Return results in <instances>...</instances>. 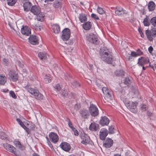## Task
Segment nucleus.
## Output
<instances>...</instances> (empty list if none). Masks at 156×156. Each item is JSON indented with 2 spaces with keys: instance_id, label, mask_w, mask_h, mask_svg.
<instances>
[{
  "instance_id": "nucleus-1",
  "label": "nucleus",
  "mask_w": 156,
  "mask_h": 156,
  "mask_svg": "<svg viewBox=\"0 0 156 156\" xmlns=\"http://www.w3.org/2000/svg\"><path fill=\"white\" fill-rule=\"evenodd\" d=\"M100 56L104 61L108 64L112 63L113 59L112 53L109 49L105 48H104L103 49H101Z\"/></svg>"
},
{
  "instance_id": "nucleus-2",
  "label": "nucleus",
  "mask_w": 156,
  "mask_h": 156,
  "mask_svg": "<svg viewBox=\"0 0 156 156\" xmlns=\"http://www.w3.org/2000/svg\"><path fill=\"white\" fill-rule=\"evenodd\" d=\"M121 99L123 101L126 106L131 112L134 113L136 112V106L138 104L136 102H131L127 98H124L122 97H121Z\"/></svg>"
},
{
  "instance_id": "nucleus-3",
  "label": "nucleus",
  "mask_w": 156,
  "mask_h": 156,
  "mask_svg": "<svg viewBox=\"0 0 156 156\" xmlns=\"http://www.w3.org/2000/svg\"><path fill=\"white\" fill-rule=\"evenodd\" d=\"M25 88L35 99L39 100H42L43 99V95L39 92L37 89L31 87L29 86L26 87Z\"/></svg>"
},
{
  "instance_id": "nucleus-4",
  "label": "nucleus",
  "mask_w": 156,
  "mask_h": 156,
  "mask_svg": "<svg viewBox=\"0 0 156 156\" xmlns=\"http://www.w3.org/2000/svg\"><path fill=\"white\" fill-rule=\"evenodd\" d=\"M3 146L5 149L16 156H20V154L15 151L16 148L12 145L7 143L4 144Z\"/></svg>"
},
{
  "instance_id": "nucleus-5",
  "label": "nucleus",
  "mask_w": 156,
  "mask_h": 156,
  "mask_svg": "<svg viewBox=\"0 0 156 156\" xmlns=\"http://www.w3.org/2000/svg\"><path fill=\"white\" fill-rule=\"evenodd\" d=\"M80 136L82 140L81 141L82 144L85 145L89 144L90 141V139L89 136L87 134L83 132H81L80 134Z\"/></svg>"
},
{
  "instance_id": "nucleus-6",
  "label": "nucleus",
  "mask_w": 156,
  "mask_h": 156,
  "mask_svg": "<svg viewBox=\"0 0 156 156\" xmlns=\"http://www.w3.org/2000/svg\"><path fill=\"white\" fill-rule=\"evenodd\" d=\"M89 109L90 112L92 116L95 117L98 115V110L95 105L90 103Z\"/></svg>"
},
{
  "instance_id": "nucleus-7",
  "label": "nucleus",
  "mask_w": 156,
  "mask_h": 156,
  "mask_svg": "<svg viewBox=\"0 0 156 156\" xmlns=\"http://www.w3.org/2000/svg\"><path fill=\"white\" fill-rule=\"evenodd\" d=\"M86 38L87 41L93 44H96L98 40L97 36L93 34H87Z\"/></svg>"
},
{
  "instance_id": "nucleus-8",
  "label": "nucleus",
  "mask_w": 156,
  "mask_h": 156,
  "mask_svg": "<svg viewBox=\"0 0 156 156\" xmlns=\"http://www.w3.org/2000/svg\"><path fill=\"white\" fill-rule=\"evenodd\" d=\"M79 113L82 118L84 119H88L90 116V113L86 109H83L80 110Z\"/></svg>"
},
{
  "instance_id": "nucleus-9",
  "label": "nucleus",
  "mask_w": 156,
  "mask_h": 156,
  "mask_svg": "<svg viewBox=\"0 0 156 156\" xmlns=\"http://www.w3.org/2000/svg\"><path fill=\"white\" fill-rule=\"evenodd\" d=\"M9 79L10 80L14 81H16L18 79V77L17 73L14 70H11L9 72L8 74Z\"/></svg>"
},
{
  "instance_id": "nucleus-10",
  "label": "nucleus",
  "mask_w": 156,
  "mask_h": 156,
  "mask_svg": "<svg viewBox=\"0 0 156 156\" xmlns=\"http://www.w3.org/2000/svg\"><path fill=\"white\" fill-rule=\"evenodd\" d=\"M70 36V32L68 28L65 29L62 31V39L63 41H67L69 38Z\"/></svg>"
},
{
  "instance_id": "nucleus-11",
  "label": "nucleus",
  "mask_w": 156,
  "mask_h": 156,
  "mask_svg": "<svg viewBox=\"0 0 156 156\" xmlns=\"http://www.w3.org/2000/svg\"><path fill=\"white\" fill-rule=\"evenodd\" d=\"M49 136L51 141L54 143H56L59 139L57 134L54 132H51L49 134Z\"/></svg>"
},
{
  "instance_id": "nucleus-12",
  "label": "nucleus",
  "mask_w": 156,
  "mask_h": 156,
  "mask_svg": "<svg viewBox=\"0 0 156 156\" xmlns=\"http://www.w3.org/2000/svg\"><path fill=\"white\" fill-rule=\"evenodd\" d=\"M29 42L31 44L36 45L38 43V40L37 36L34 35H31L28 38Z\"/></svg>"
},
{
  "instance_id": "nucleus-13",
  "label": "nucleus",
  "mask_w": 156,
  "mask_h": 156,
  "mask_svg": "<svg viewBox=\"0 0 156 156\" xmlns=\"http://www.w3.org/2000/svg\"><path fill=\"white\" fill-rule=\"evenodd\" d=\"M30 11L34 15H37L41 12V9L39 6L34 5L31 7Z\"/></svg>"
},
{
  "instance_id": "nucleus-14",
  "label": "nucleus",
  "mask_w": 156,
  "mask_h": 156,
  "mask_svg": "<svg viewBox=\"0 0 156 156\" xmlns=\"http://www.w3.org/2000/svg\"><path fill=\"white\" fill-rule=\"evenodd\" d=\"M108 134V131L107 129L102 128L101 129L99 133V137L102 140H105Z\"/></svg>"
},
{
  "instance_id": "nucleus-15",
  "label": "nucleus",
  "mask_w": 156,
  "mask_h": 156,
  "mask_svg": "<svg viewBox=\"0 0 156 156\" xmlns=\"http://www.w3.org/2000/svg\"><path fill=\"white\" fill-rule=\"evenodd\" d=\"M21 32L22 34L24 35H25L26 36H29L31 34V29L27 26H23V27L21 28Z\"/></svg>"
},
{
  "instance_id": "nucleus-16",
  "label": "nucleus",
  "mask_w": 156,
  "mask_h": 156,
  "mask_svg": "<svg viewBox=\"0 0 156 156\" xmlns=\"http://www.w3.org/2000/svg\"><path fill=\"white\" fill-rule=\"evenodd\" d=\"M60 146L63 150L66 152L69 151L71 148L69 144L66 142H62Z\"/></svg>"
},
{
  "instance_id": "nucleus-17",
  "label": "nucleus",
  "mask_w": 156,
  "mask_h": 156,
  "mask_svg": "<svg viewBox=\"0 0 156 156\" xmlns=\"http://www.w3.org/2000/svg\"><path fill=\"white\" fill-rule=\"evenodd\" d=\"M127 13V12L121 7H117L115 10L116 15L118 16H121L124 14H126Z\"/></svg>"
},
{
  "instance_id": "nucleus-18",
  "label": "nucleus",
  "mask_w": 156,
  "mask_h": 156,
  "mask_svg": "<svg viewBox=\"0 0 156 156\" xmlns=\"http://www.w3.org/2000/svg\"><path fill=\"white\" fill-rule=\"evenodd\" d=\"M110 120L106 116L102 117L100 121V123L102 126L108 125L109 123Z\"/></svg>"
},
{
  "instance_id": "nucleus-19",
  "label": "nucleus",
  "mask_w": 156,
  "mask_h": 156,
  "mask_svg": "<svg viewBox=\"0 0 156 156\" xmlns=\"http://www.w3.org/2000/svg\"><path fill=\"white\" fill-rule=\"evenodd\" d=\"M113 143V141L112 139L107 138L103 143V145L106 148H109L112 147Z\"/></svg>"
},
{
  "instance_id": "nucleus-20",
  "label": "nucleus",
  "mask_w": 156,
  "mask_h": 156,
  "mask_svg": "<svg viewBox=\"0 0 156 156\" xmlns=\"http://www.w3.org/2000/svg\"><path fill=\"white\" fill-rule=\"evenodd\" d=\"M89 129L92 131H96L99 129V125L95 123H91L89 126Z\"/></svg>"
},
{
  "instance_id": "nucleus-21",
  "label": "nucleus",
  "mask_w": 156,
  "mask_h": 156,
  "mask_svg": "<svg viewBox=\"0 0 156 156\" xmlns=\"http://www.w3.org/2000/svg\"><path fill=\"white\" fill-rule=\"evenodd\" d=\"M102 91L103 94L105 95L106 97H107L108 98H111L112 96V94L107 87H103L102 88Z\"/></svg>"
},
{
  "instance_id": "nucleus-22",
  "label": "nucleus",
  "mask_w": 156,
  "mask_h": 156,
  "mask_svg": "<svg viewBox=\"0 0 156 156\" xmlns=\"http://www.w3.org/2000/svg\"><path fill=\"white\" fill-rule=\"evenodd\" d=\"M31 6L32 4L30 2H25L23 5L24 11L26 12L29 11Z\"/></svg>"
},
{
  "instance_id": "nucleus-23",
  "label": "nucleus",
  "mask_w": 156,
  "mask_h": 156,
  "mask_svg": "<svg viewBox=\"0 0 156 156\" xmlns=\"http://www.w3.org/2000/svg\"><path fill=\"white\" fill-rule=\"evenodd\" d=\"M38 56L40 59L43 60H45L49 57V56L47 53L42 52L39 53L38 54Z\"/></svg>"
},
{
  "instance_id": "nucleus-24",
  "label": "nucleus",
  "mask_w": 156,
  "mask_h": 156,
  "mask_svg": "<svg viewBox=\"0 0 156 156\" xmlns=\"http://www.w3.org/2000/svg\"><path fill=\"white\" fill-rule=\"evenodd\" d=\"M79 18L80 21L81 23H83L87 20V15L83 13L80 14Z\"/></svg>"
},
{
  "instance_id": "nucleus-25",
  "label": "nucleus",
  "mask_w": 156,
  "mask_h": 156,
  "mask_svg": "<svg viewBox=\"0 0 156 156\" xmlns=\"http://www.w3.org/2000/svg\"><path fill=\"white\" fill-rule=\"evenodd\" d=\"M62 1L61 0H56L53 3V6L55 8H58L62 6Z\"/></svg>"
},
{
  "instance_id": "nucleus-26",
  "label": "nucleus",
  "mask_w": 156,
  "mask_h": 156,
  "mask_svg": "<svg viewBox=\"0 0 156 156\" xmlns=\"http://www.w3.org/2000/svg\"><path fill=\"white\" fill-rule=\"evenodd\" d=\"M91 27V24L90 22L87 21L83 24V27L85 30H88L90 29Z\"/></svg>"
},
{
  "instance_id": "nucleus-27",
  "label": "nucleus",
  "mask_w": 156,
  "mask_h": 156,
  "mask_svg": "<svg viewBox=\"0 0 156 156\" xmlns=\"http://www.w3.org/2000/svg\"><path fill=\"white\" fill-rule=\"evenodd\" d=\"M37 20L42 22L44 20L45 15L43 12H40V13L37 15Z\"/></svg>"
},
{
  "instance_id": "nucleus-28",
  "label": "nucleus",
  "mask_w": 156,
  "mask_h": 156,
  "mask_svg": "<svg viewBox=\"0 0 156 156\" xmlns=\"http://www.w3.org/2000/svg\"><path fill=\"white\" fill-rule=\"evenodd\" d=\"M53 32L55 34H58L60 32L59 26L57 24H54L52 26Z\"/></svg>"
},
{
  "instance_id": "nucleus-29",
  "label": "nucleus",
  "mask_w": 156,
  "mask_h": 156,
  "mask_svg": "<svg viewBox=\"0 0 156 156\" xmlns=\"http://www.w3.org/2000/svg\"><path fill=\"white\" fill-rule=\"evenodd\" d=\"M7 81V78L4 75H0V84L4 85Z\"/></svg>"
},
{
  "instance_id": "nucleus-30",
  "label": "nucleus",
  "mask_w": 156,
  "mask_h": 156,
  "mask_svg": "<svg viewBox=\"0 0 156 156\" xmlns=\"http://www.w3.org/2000/svg\"><path fill=\"white\" fill-rule=\"evenodd\" d=\"M155 4L153 2H150L148 4V9L149 11L154 10L155 7Z\"/></svg>"
},
{
  "instance_id": "nucleus-31",
  "label": "nucleus",
  "mask_w": 156,
  "mask_h": 156,
  "mask_svg": "<svg viewBox=\"0 0 156 156\" xmlns=\"http://www.w3.org/2000/svg\"><path fill=\"white\" fill-rule=\"evenodd\" d=\"M115 73L117 76L122 77L124 75L125 72L123 69H119L115 71Z\"/></svg>"
},
{
  "instance_id": "nucleus-32",
  "label": "nucleus",
  "mask_w": 156,
  "mask_h": 156,
  "mask_svg": "<svg viewBox=\"0 0 156 156\" xmlns=\"http://www.w3.org/2000/svg\"><path fill=\"white\" fill-rule=\"evenodd\" d=\"M51 79L52 78L50 75L46 74L44 76V82L46 83H48L50 82Z\"/></svg>"
},
{
  "instance_id": "nucleus-33",
  "label": "nucleus",
  "mask_w": 156,
  "mask_h": 156,
  "mask_svg": "<svg viewBox=\"0 0 156 156\" xmlns=\"http://www.w3.org/2000/svg\"><path fill=\"white\" fill-rule=\"evenodd\" d=\"M132 92L135 95L134 97H137L139 94V92L137 89V88L133 86L131 87Z\"/></svg>"
},
{
  "instance_id": "nucleus-34",
  "label": "nucleus",
  "mask_w": 156,
  "mask_h": 156,
  "mask_svg": "<svg viewBox=\"0 0 156 156\" xmlns=\"http://www.w3.org/2000/svg\"><path fill=\"white\" fill-rule=\"evenodd\" d=\"M151 24L154 27H156V16L151 18L150 20Z\"/></svg>"
},
{
  "instance_id": "nucleus-35",
  "label": "nucleus",
  "mask_w": 156,
  "mask_h": 156,
  "mask_svg": "<svg viewBox=\"0 0 156 156\" xmlns=\"http://www.w3.org/2000/svg\"><path fill=\"white\" fill-rule=\"evenodd\" d=\"M140 58V60L144 65L150 62L148 58H143L141 57Z\"/></svg>"
},
{
  "instance_id": "nucleus-36",
  "label": "nucleus",
  "mask_w": 156,
  "mask_h": 156,
  "mask_svg": "<svg viewBox=\"0 0 156 156\" xmlns=\"http://www.w3.org/2000/svg\"><path fill=\"white\" fill-rule=\"evenodd\" d=\"M14 145L17 147L21 149L22 147L20 142L19 141H15L13 142Z\"/></svg>"
},
{
  "instance_id": "nucleus-37",
  "label": "nucleus",
  "mask_w": 156,
  "mask_h": 156,
  "mask_svg": "<svg viewBox=\"0 0 156 156\" xmlns=\"http://www.w3.org/2000/svg\"><path fill=\"white\" fill-rule=\"evenodd\" d=\"M97 11L99 14L101 15L105 13V11L104 9L102 8L99 7L98 6Z\"/></svg>"
},
{
  "instance_id": "nucleus-38",
  "label": "nucleus",
  "mask_w": 156,
  "mask_h": 156,
  "mask_svg": "<svg viewBox=\"0 0 156 156\" xmlns=\"http://www.w3.org/2000/svg\"><path fill=\"white\" fill-rule=\"evenodd\" d=\"M143 23L145 26H149L150 25L149 21L147 17L144 19L143 21Z\"/></svg>"
},
{
  "instance_id": "nucleus-39",
  "label": "nucleus",
  "mask_w": 156,
  "mask_h": 156,
  "mask_svg": "<svg viewBox=\"0 0 156 156\" xmlns=\"http://www.w3.org/2000/svg\"><path fill=\"white\" fill-rule=\"evenodd\" d=\"M17 0H7L8 5L10 6L14 5L17 2Z\"/></svg>"
},
{
  "instance_id": "nucleus-40",
  "label": "nucleus",
  "mask_w": 156,
  "mask_h": 156,
  "mask_svg": "<svg viewBox=\"0 0 156 156\" xmlns=\"http://www.w3.org/2000/svg\"><path fill=\"white\" fill-rule=\"evenodd\" d=\"M124 83L128 86L131 83V80L129 77H126L125 78L124 80Z\"/></svg>"
},
{
  "instance_id": "nucleus-41",
  "label": "nucleus",
  "mask_w": 156,
  "mask_h": 156,
  "mask_svg": "<svg viewBox=\"0 0 156 156\" xmlns=\"http://www.w3.org/2000/svg\"><path fill=\"white\" fill-rule=\"evenodd\" d=\"M6 138V136L3 132H0V139L5 140Z\"/></svg>"
},
{
  "instance_id": "nucleus-42",
  "label": "nucleus",
  "mask_w": 156,
  "mask_h": 156,
  "mask_svg": "<svg viewBox=\"0 0 156 156\" xmlns=\"http://www.w3.org/2000/svg\"><path fill=\"white\" fill-rule=\"evenodd\" d=\"M9 95L10 97H11L14 99H16L17 98V96L15 92L12 90H10L9 91Z\"/></svg>"
},
{
  "instance_id": "nucleus-43",
  "label": "nucleus",
  "mask_w": 156,
  "mask_h": 156,
  "mask_svg": "<svg viewBox=\"0 0 156 156\" xmlns=\"http://www.w3.org/2000/svg\"><path fill=\"white\" fill-rule=\"evenodd\" d=\"M54 88L55 90L56 91H59L61 89V87L60 85L58 84L54 87Z\"/></svg>"
},
{
  "instance_id": "nucleus-44",
  "label": "nucleus",
  "mask_w": 156,
  "mask_h": 156,
  "mask_svg": "<svg viewBox=\"0 0 156 156\" xmlns=\"http://www.w3.org/2000/svg\"><path fill=\"white\" fill-rule=\"evenodd\" d=\"M60 94L62 96L64 97H66L68 95V93L67 90H66L65 89H62Z\"/></svg>"
},
{
  "instance_id": "nucleus-45",
  "label": "nucleus",
  "mask_w": 156,
  "mask_h": 156,
  "mask_svg": "<svg viewBox=\"0 0 156 156\" xmlns=\"http://www.w3.org/2000/svg\"><path fill=\"white\" fill-rule=\"evenodd\" d=\"M109 133L110 134H113L114 132V129L113 126H110L108 128Z\"/></svg>"
},
{
  "instance_id": "nucleus-46",
  "label": "nucleus",
  "mask_w": 156,
  "mask_h": 156,
  "mask_svg": "<svg viewBox=\"0 0 156 156\" xmlns=\"http://www.w3.org/2000/svg\"><path fill=\"white\" fill-rule=\"evenodd\" d=\"M91 17L95 20H99V18L98 16L94 13H93L91 14Z\"/></svg>"
},
{
  "instance_id": "nucleus-47",
  "label": "nucleus",
  "mask_w": 156,
  "mask_h": 156,
  "mask_svg": "<svg viewBox=\"0 0 156 156\" xmlns=\"http://www.w3.org/2000/svg\"><path fill=\"white\" fill-rule=\"evenodd\" d=\"M7 50L10 54H12L14 52L13 48L12 47L9 46L7 48Z\"/></svg>"
},
{
  "instance_id": "nucleus-48",
  "label": "nucleus",
  "mask_w": 156,
  "mask_h": 156,
  "mask_svg": "<svg viewBox=\"0 0 156 156\" xmlns=\"http://www.w3.org/2000/svg\"><path fill=\"white\" fill-rule=\"evenodd\" d=\"M72 84L75 87H77L80 86L79 83L76 81H74L72 83Z\"/></svg>"
},
{
  "instance_id": "nucleus-49",
  "label": "nucleus",
  "mask_w": 156,
  "mask_h": 156,
  "mask_svg": "<svg viewBox=\"0 0 156 156\" xmlns=\"http://www.w3.org/2000/svg\"><path fill=\"white\" fill-rule=\"evenodd\" d=\"M73 132L75 136H78L79 135V133L78 130L76 129L75 128L72 129Z\"/></svg>"
},
{
  "instance_id": "nucleus-50",
  "label": "nucleus",
  "mask_w": 156,
  "mask_h": 156,
  "mask_svg": "<svg viewBox=\"0 0 156 156\" xmlns=\"http://www.w3.org/2000/svg\"><path fill=\"white\" fill-rule=\"evenodd\" d=\"M68 124L69 126L71 129H72L73 128H74V127H73V125L72 123L71 122L70 120L69 119H68Z\"/></svg>"
},
{
  "instance_id": "nucleus-51",
  "label": "nucleus",
  "mask_w": 156,
  "mask_h": 156,
  "mask_svg": "<svg viewBox=\"0 0 156 156\" xmlns=\"http://www.w3.org/2000/svg\"><path fill=\"white\" fill-rule=\"evenodd\" d=\"M130 55L134 57H136L138 56L137 52L133 51L131 52Z\"/></svg>"
},
{
  "instance_id": "nucleus-52",
  "label": "nucleus",
  "mask_w": 156,
  "mask_h": 156,
  "mask_svg": "<svg viewBox=\"0 0 156 156\" xmlns=\"http://www.w3.org/2000/svg\"><path fill=\"white\" fill-rule=\"evenodd\" d=\"M140 58H139L138 59V62L137 63L138 64V66L140 67H142L144 64L140 60Z\"/></svg>"
},
{
  "instance_id": "nucleus-53",
  "label": "nucleus",
  "mask_w": 156,
  "mask_h": 156,
  "mask_svg": "<svg viewBox=\"0 0 156 156\" xmlns=\"http://www.w3.org/2000/svg\"><path fill=\"white\" fill-rule=\"evenodd\" d=\"M153 35L151 34V35H149L148 36H147V39L150 41H152L153 40Z\"/></svg>"
},
{
  "instance_id": "nucleus-54",
  "label": "nucleus",
  "mask_w": 156,
  "mask_h": 156,
  "mask_svg": "<svg viewBox=\"0 0 156 156\" xmlns=\"http://www.w3.org/2000/svg\"><path fill=\"white\" fill-rule=\"evenodd\" d=\"M147 107L145 105H143L141 107V109L143 111H144L146 110Z\"/></svg>"
},
{
  "instance_id": "nucleus-55",
  "label": "nucleus",
  "mask_w": 156,
  "mask_h": 156,
  "mask_svg": "<svg viewBox=\"0 0 156 156\" xmlns=\"http://www.w3.org/2000/svg\"><path fill=\"white\" fill-rule=\"evenodd\" d=\"M16 63L21 68L23 67V66L22 63L19 61H17Z\"/></svg>"
},
{
  "instance_id": "nucleus-56",
  "label": "nucleus",
  "mask_w": 156,
  "mask_h": 156,
  "mask_svg": "<svg viewBox=\"0 0 156 156\" xmlns=\"http://www.w3.org/2000/svg\"><path fill=\"white\" fill-rule=\"evenodd\" d=\"M9 26H10V27L12 29V31L13 33H14L15 32H16V31L14 29V27L12 25V24L11 23H9Z\"/></svg>"
},
{
  "instance_id": "nucleus-57",
  "label": "nucleus",
  "mask_w": 156,
  "mask_h": 156,
  "mask_svg": "<svg viewBox=\"0 0 156 156\" xmlns=\"http://www.w3.org/2000/svg\"><path fill=\"white\" fill-rule=\"evenodd\" d=\"M151 34L153 35H156V30L155 29H153L151 30Z\"/></svg>"
},
{
  "instance_id": "nucleus-58",
  "label": "nucleus",
  "mask_w": 156,
  "mask_h": 156,
  "mask_svg": "<svg viewBox=\"0 0 156 156\" xmlns=\"http://www.w3.org/2000/svg\"><path fill=\"white\" fill-rule=\"evenodd\" d=\"M145 33L147 35V36H148L149 35H151V31L150 32L149 30H146Z\"/></svg>"
},
{
  "instance_id": "nucleus-59",
  "label": "nucleus",
  "mask_w": 156,
  "mask_h": 156,
  "mask_svg": "<svg viewBox=\"0 0 156 156\" xmlns=\"http://www.w3.org/2000/svg\"><path fill=\"white\" fill-rule=\"evenodd\" d=\"M80 108V104H76L75 105L74 108H75L77 110L78 109Z\"/></svg>"
},
{
  "instance_id": "nucleus-60",
  "label": "nucleus",
  "mask_w": 156,
  "mask_h": 156,
  "mask_svg": "<svg viewBox=\"0 0 156 156\" xmlns=\"http://www.w3.org/2000/svg\"><path fill=\"white\" fill-rule=\"evenodd\" d=\"M153 50V48L151 46H150L148 48V51L150 53H152V51Z\"/></svg>"
},
{
  "instance_id": "nucleus-61",
  "label": "nucleus",
  "mask_w": 156,
  "mask_h": 156,
  "mask_svg": "<svg viewBox=\"0 0 156 156\" xmlns=\"http://www.w3.org/2000/svg\"><path fill=\"white\" fill-rule=\"evenodd\" d=\"M136 52H137L138 56L140 55L143 54V52L140 50H138Z\"/></svg>"
},
{
  "instance_id": "nucleus-62",
  "label": "nucleus",
  "mask_w": 156,
  "mask_h": 156,
  "mask_svg": "<svg viewBox=\"0 0 156 156\" xmlns=\"http://www.w3.org/2000/svg\"><path fill=\"white\" fill-rule=\"evenodd\" d=\"M3 64L5 65H7V62H8V60L5 59V58H4L3 59Z\"/></svg>"
},
{
  "instance_id": "nucleus-63",
  "label": "nucleus",
  "mask_w": 156,
  "mask_h": 156,
  "mask_svg": "<svg viewBox=\"0 0 156 156\" xmlns=\"http://www.w3.org/2000/svg\"><path fill=\"white\" fill-rule=\"evenodd\" d=\"M53 66L54 67V68L55 69V70L57 72H58V68L57 65L56 64H55L53 65Z\"/></svg>"
},
{
  "instance_id": "nucleus-64",
  "label": "nucleus",
  "mask_w": 156,
  "mask_h": 156,
  "mask_svg": "<svg viewBox=\"0 0 156 156\" xmlns=\"http://www.w3.org/2000/svg\"><path fill=\"white\" fill-rule=\"evenodd\" d=\"M19 124L23 128H26V126L22 122H21L19 123Z\"/></svg>"
}]
</instances>
